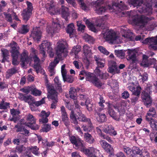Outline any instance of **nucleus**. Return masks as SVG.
Segmentation results:
<instances>
[{
    "label": "nucleus",
    "instance_id": "nucleus-1",
    "mask_svg": "<svg viewBox=\"0 0 157 157\" xmlns=\"http://www.w3.org/2000/svg\"><path fill=\"white\" fill-rule=\"evenodd\" d=\"M47 86L48 93V98L49 99L52 100V102L51 104V108L56 109L57 103L58 101L57 92L55 90L54 86L52 85L47 84Z\"/></svg>",
    "mask_w": 157,
    "mask_h": 157
},
{
    "label": "nucleus",
    "instance_id": "nucleus-2",
    "mask_svg": "<svg viewBox=\"0 0 157 157\" xmlns=\"http://www.w3.org/2000/svg\"><path fill=\"white\" fill-rule=\"evenodd\" d=\"M152 86L147 85L145 89V91H144L141 94V99L144 104L147 107L150 106L152 103V100L149 95V94L152 91Z\"/></svg>",
    "mask_w": 157,
    "mask_h": 157
},
{
    "label": "nucleus",
    "instance_id": "nucleus-3",
    "mask_svg": "<svg viewBox=\"0 0 157 157\" xmlns=\"http://www.w3.org/2000/svg\"><path fill=\"white\" fill-rule=\"evenodd\" d=\"M27 8L24 9L21 13L23 20L25 21H28L32 14L33 8L32 4L29 1L26 2Z\"/></svg>",
    "mask_w": 157,
    "mask_h": 157
},
{
    "label": "nucleus",
    "instance_id": "nucleus-4",
    "mask_svg": "<svg viewBox=\"0 0 157 157\" xmlns=\"http://www.w3.org/2000/svg\"><path fill=\"white\" fill-rule=\"evenodd\" d=\"M94 59L95 61H96V63L97 65V67H96V69L94 71V72L95 74L99 78L101 79H103L104 78V74L100 70L99 68H102L104 66V63L101 62L102 59L99 57H98L96 56H94Z\"/></svg>",
    "mask_w": 157,
    "mask_h": 157
},
{
    "label": "nucleus",
    "instance_id": "nucleus-5",
    "mask_svg": "<svg viewBox=\"0 0 157 157\" xmlns=\"http://www.w3.org/2000/svg\"><path fill=\"white\" fill-rule=\"evenodd\" d=\"M86 80V81L91 82L97 87H101L102 86L101 81L93 73L88 72Z\"/></svg>",
    "mask_w": 157,
    "mask_h": 157
},
{
    "label": "nucleus",
    "instance_id": "nucleus-6",
    "mask_svg": "<svg viewBox=\"0 0 157 157\" xmlns=\"http://www.w3.org/2000/svg\"><path fill=\"white\" fill-rule=\"evenodd\" d=\"M149 20V18L148 17L144 16L139 17L137 14L132 17V22L136 25L141 24L143 26H144Z\"/></svg>",
    "mask_w": 157,
    "mask_h": 157
},
{
    "label": "nucleus",
    "instance_id": "nucleus-7",
    "mask_svg": "<svg viewBox=\"0 0 157 157\" xmlns=\"http://www.w3.org/2000/svg\"><path fill=\"white\" fill-rule=\"evenodd\" d=\"M51 43L47 40H44L40 46V52L44 57L45 55L46 51L48 52H52V50Z\"/></svg>",
    "mask_w": 157,
    "mask_h": 157
},
{
    "label": "nucleus",
    "instance_id": "nucleus-8",
    "mask_svg": "<svg viewBox=\"0 0 157 157\" xmlns=\"http://www.w3.org/2000/svg\"><path fill=\"white\" fill-rule=\"evenodd\" d=\"M103 36L106 40L110 41L111 43H113L117 38V36L115 32L113 31L106 30L103 33Z\"/></svg>",
    "mask_w": 157,
    "mask_h": 157
},
{
    "label": "nucleus",
    "instance_id": "nucleus-9",
    "mask_svg": "<svg viewBox=\"0 0 157 157\" xmlns=\"http://www.w3.org/2000/svg\"><path fill=\"white\" fill-rule=\"evenodd\" d=\"M19 98L21 101H24L25 102H28L30 106L31 110L32 111L35 110V107L33 104L30 103L29 101L30 100L31 101L33 100V97L31 95H27L26 94H24L21 93H19Z\"/></svg>",
    "mask_w": 157,
    "mask_h": 157
},
{
    "label": "nucleus",
    "instance_id": "nucleus-10",
    "mask_svg": "<svg viewBox=\"0 0 157 157\" xmlns=\"http://www.w3.org/2000/svg\"><path fill=\"white\" fill-rule=\"evenodd\" d=\"M144 44L149 43V48L154 50H157V35L155 37L147 38L144 41Z\"/></svg>",
    "mask_w": 157,
    "mask_h": 157
},
{
    "label": "nucleus",
    "instance_id": "nucleus-11",
    "mask_svg": "<svg viewBox=\"0 0 157 157\" xmlns=\"http://www.w3.org/2000/svg\"><path fill=\"white\" fill-rule=\"evenodd\" d=\"M78 150L85 154L88 157H93L94 155V148L91 147L86 148L83 143L79 147Z\"/></svg>",
    "mask_w": 157,
    "mask_h": 157
},
{
    "label": "nucleus",
    "instance_id": "nucleus-12",
    "mask_svg": "<svg viewBox=\"0 0 157 157\" xmlns=\"http://www.w3.org/2000/svg\"><path fill=\"white\" fill-rule=\"evenodd\" d=\"M120 70L118 68L116 62L112 60L108 61V72L113 74L119 73Z\"/></svg>",
    "mask_w": 157,
    "mask_h": 157
},
{
    "label": "nucleus",
    "instance_id": "nucleus-13",
    "mask_svg": "<svg viewBox=\"0 0 157 157\" xmlns=\"http://www.w3.org/2000/svg\"><path fill=\"white\" fill-rule=\"evenodd\" d=\"M102 130L105 133L112 136H115L117 134L114 127L111 125L108 124H105L102 127Z\"/></svg>",
    "mask_w": 157,
    "mask_h": 157
},
{
    "label": "nucleus",
    "instance_id": "nucleus-14",
    "mask_svg": "<svg viewBox=\"0 0 157 157\" xmlns=\"http://www.w3.org/2000/svg\"><path fill=\"white\" fill-rule=\"evenodd\" d=\"M69 140L71 143L75 146V148L77 150L84 143V141L78 136H71L70 137Z\"/></svg>",
    "mask_w": 157,
    "mask_h": 157
},
{
    "label": "nucleus",
    "instance_id": "nucleus-15",
    "mask_svg": "<svg viewBox=\"0 0 157 157\" xmlns=\"http://www.w3.org/2000/svg\"><path fill=\"white\" fill-rule=\"evenodd\" d=\"M60 29V24L56 23H54L52 27H47L46 28L48 33L52 36L54 33L58 32Z\"/></svg>",
    "mask_w": 157,
    "mask_h": 157
},
{
    "label": "nucleus",
    "instance_id": "nucleus-16",
    "mask_svg": "<svg viewBox=\"0 0 157 157\" xmlns=\"http://www.w3.org/2000/svg\"><path fill=\"white\" fill-rule=\"evenodd\" d=\"M99 143L101 147L107 153L111 154L113 151V149L111 145L104 140H101L99 141Z\"/></svg>",
    "mask_w": 157,
    "mask_h": 157
},
{
    "label": "nucleus",
    "instance_id": "nucleus-17",
    "mask_svg": "<svg viewBox=\"0 0 157 157\" xmlns=\"http://www.w3.org/2000/svg\"><path fill=\"white\" fill-rule=\"evenodd\" d=\"M11 50L10 51L12 57L18 56L20 54L19 51V47L17 46V44L15 42H13L11 44Z\"/></svg>",
    "mask_w": 157,
    "mask_h": 157
},
{
    "label": "nucleus",
    "instance_id": "nucleus-18",
    "mask_svg": "<svg viewBox=\"0 0 157 157\" xmlns=\"http://www.w3.org/2000/svg\"><path fill=\"white\" fill-rule=\"evenodd\" d=\"M99 2V0H97L96 2V4L94 6V10L97 14L100 15L105 11L106 8L105 6H101Z\"/></svg>",
    "mask_w": 157,
    "mask_h": 157
},
{
    "label": "nucleus",
    "instance_id": "nucleus-19",
    "mask_svg": "<svg viewBox=\"0 0 157 157\" xmlns=\"http://www.w3.org/2000/svg\"><path fill=\"white\" fill-rule=\"evenodd\" d=\"M31 35L34 41L38 42L40 41L42 32L41 31L38 29H35L32 32Z\"/></svg>",
    "mask_w": 157,
    "mask_h": 157
},
{
    "label": "nucleus",
    "instance_id": "nucleus-20",
    "mask_svg": "<svg viewBox=\"0 0 157 157\" xmlns=\"http://www.w3.org/2000/svg\"><path fill=\"white\" fill-rule=\"evenodd\" d=\"M145 119L149 123L151 128L154 130L157 131V121L147 116H146Z\"/></svg>",
    "mask_w": 157,
    "mask_h": 157
},
{
    "label": "nucleus",
    "instance_id": "nucleus-21",
    "mask_svg": "<svg viewBox=\"0 0 157 157\" xmlns=\"http://www.w3.org/2000/svg\"><path fill=\"white\" fill-rule=\"evenodd\" d=\"M61 14L63 18L65 19L66 22L68 20V17L70 16L68 8L64 6H62L61 8Z\"/></svg>",
    "mask_w": 157,
    "mask_h": 157
},
{
    "label": "nucleus",
    "instance_id": "nucleus-22",
    "mask_svg": "<svg viewBox=\"0 0 157 157\" xmlns=\"http://www.w3.org/2000/svg\"><path fill=\"white\" fill-rule=\"evenodd\" d=\"M113 8H114V7H115L118 11L120 12H121L122 10L127 9V6L124 4L122 3V1H120V3L113 2Z\"/></svg>",
    "mask_w": 157,
    "mask_h": 157
},
{
    "label": "nucleus",
    "instance_id": "nucleus-23",
    "mask_svg": "<svg viewBox=\"0 0 157 157\" xmlns=\"http://www.w3.org/2000/svg\"><path fill=\"white\" fill-rule=\"evenodd\" d=\"M129 90L132 92V94L134 96H139L141 90V87L139 86H137L136 87L133 86L128 87Z\"/></svg>",
    "mask_w": 157,
    "mask_h": 157
},
{
    "label": "nucleus",
    "instance_id": "nucleus-24",
    "mask_svg": "<svg viewBox=\"0 0 157 157\" xmlns=\"http://www.w3.org/2000/svg\"><path fill=\"white\" fill-rule=\"evenodd\" d=\"M65 45L64 43H59L56 49V54L58 56L60 55L64 52Z\"/></svg>",
    "mask_w": 157,
    "mask_h": 157
},
{
    "label": "nucleus",
    "instance_id": "nucleus-25",
    "mask_svg": "<svg viewBox=\"0 0 157 157\" xmlns=\"http://www.w3.org/2000/svg\"><path fill=\"white\" fill-rule=\"evenodd\" d=\"M28 54L25 51H24L21 54V61L22 63V65L23 67L25 66V62H27L29 61Z\"/></svg>",
    "mask_w": 157,
    "mask_h": 157
},
{
    "label": "nucleus",
    "instance_id": "nucleus-26",
    "mask_svg": "<svg viewBox=\"0 0 157 157\" xmlns=\"http://www.w3.org/2000/svg\"><path fill=\"white\" fill-rule=\"evenodd\" d=\"M95 115H98L97 119V121L100 123H102L105 122L106 121L107 118L105 114H101L98 113L97 110H96V113L94 114Z\"/></svg>",
    "mask_w": 157,
    "mask_h": 157
},
{
    "label": "nucleus",
    "instance_id": "nucleus-27",
    "mask_svg": "<svg viewBox=\"0 0 157 157\" xmlns=\"http://www.w3.org/2000/svg\"><path fill=\"white\" fill-rule=\"evenodd\" d=\"M86 123L87 124H83L82 127L84 131L88 133L92 130L94 127L91 120Z\"/></svg>",
    "mask_w": 157,
    "mask_h": 157
},
{
    "label": "nucleus",
    "instance_id": "nucleus-28",
    "mask_svg": "<svg viewBox=\"0 0 157 157\" xmlns=\"http://www.w3.org/2000/svg\"><path fill=\"white\" fill-rule=\"evenodd\" d=\"M18 72V69L16 67H14L8 70L6 72V78H8Z\"/></svg>",
    "mask_w": 157,
    "mask_h": 157
},
{
    "label": "nucleus",
    "instance_id": "nucleus-29",
    "mask_svg": "<svg viewBox=\"0 0 157 157\" xmlns=\"http://www.w3.org/2000/svg\"><path fill=\"white\" fill-rule=\"evenodd\" d=\"M47 11L51 15H54L55 13V9L53 4L47 3L45 5Z\"/></svg>",
    "mask_w": 157,
    "mask_h": 157
},
{
    "label": "nucleus",
    "instance_id": "nucleus-30",
    "mask_svg": "<svg viewBox=\"0 0 157 157\" xmlns=\"http://www.w3.org/2000/svg\"><path fill=\"white\" fill-rule=\"evenodd\" d=\"M61 123L64 124L67 127H68L70 125V122L69 118L67 116V114L61 115Z\"/></svg>",
    "mask_w": 157,
    "mask_h": 157
},
{
    "label": "nucleus",
    "instance_id": "nucleus-31",
    "mask_svg": "<svg viewBox=\"0 0 157 157\" xmlns=\"http://www.w3.org/2000/svg\"><path fill=\"white\" fill-rule=\"evenodd\" d=\"M84 138L86 141L88 143L92 144L94 143V140L91 135L88 133L84 134Z\"/></svg>",
    "mask_w": 157,
    "mask_h": 157
},
{
    "label": "nucleus",
    "instance_id": "nucleus-32",
    "mask_svg": "<svg viewBox=\"0 0 157 157\" xmlns=\"http://www.w3.org/2000/svg\"><path fill=\"white\" fill-rule=\"evenodd\" d=\"M78 110L79 116L77 117V119L80 121L87 122L91 120L90 118H87L85 115L82 114L80 110Z\"/></svg>",
    "mask_w": 157,
    "mask_h": 157
},
{
    "label": "nucleus",
    "instance_id": "nucleus-33",
    "mask_svg": "<svg viewBox=\"0 0 157 157\" xmlns=\"http://www.w3.org/2000/svg\"><path fill=\"white\" fill-rule=\"evenodd\" d=\"M39 148L36 146L29 147V150L30 152L37 156H39L40 154V152L39 151Z\"/></svg>",
    "mask_w": 157,
    "mask_h": 157
},
{
    "label": "nucleus",
    "instance_id": "nucleus-34",
    "mask_svg": "<svg viewBox=\"0 0 157 157\" xmlns=\"http://www.w3.org/2000/svg\"><path fill=\"white\" fill-rule=\"evenodd\" d=\"M148 57L146 55H144L143 56V59L140 63L141 66L144 67H149Z\"/></svg>",
    "mask_w": 157,
    "mask_h": 157
},
{
    "label": "nucleus",
    "instance_id": "nucleus-35",
    "mask_svg": "<svg viewBox=\"0 0 157 157\" xmlns=\"http://www.w3.org/2000/svg\"><path fill=\"white\" fill-rule=\"evenodd\" d=\"M70 117L71 120V123H73L75 125H77L78 122L77 121V118H76L73 110H72L70 114Z\"/></svg>",
    "mask_w": 157,
    "mask_h": 157
},
{
    "label": "nucleus",
    "instance_id": "nucleus-36",
    "mask_svg": "<svg viewBox=\"0 0 157 157\" xmlns=\"http://www.w3.org/2000/svg\"><path fill=\"white\" fill-rule=\"evenodd\" d=\"M26 120L28 123L31 125L35 124L36 120L32 115L29 114L27 116Z\"/></svg>",
    "mask_w": 157,
    "mask_h": 157
},
{
    "label": "nucleus",
    "instance_id": "nucleus-37",
    "mask_svg": "<svg viewBox=\"0 0 157 157\" xmlns=\"http://www.w3.org/2000/svg\"><path fill=\"white\" fill-rule=\"evenodd\" d=\"M37 138L38 140V143L43 147L46 146L47 142V140L43 139L40 135H37Z\"/></svg>",
    "mask_w": 157,
    "mask_h": 157
},
{
    "label": "nucleus",
    "instance_id": "nucleus-38",
    "mask_svg": "<svg viewBox=\"0 0 157 157\" xmlns=\"http://www.w3.org/2000/svg\"><path fill=\"white\" fill-rule=\"evenodd\" d=\"M69 93L70 97L71 99L77 98V90L75 88L73 87L71 88L70 89Z\"/></svg>",
    "mask_w": 157,
    "mask_h": 157
},
{
    "label": "nucleus",
    "instance_id": "nucleus-39",
    "mask_svg": "<svg viewBox=\"0 0 157 157\" xmlns=\"http://www.w3.org/2000/svg\"><path fill=\"white\" fill-rule=\"evenodd\" d=\"M10 103L5 102L4 99H2L0 103V109L6 110L10 108Z\"/></svg>",
    "mask_w": 157,
    "mask_h": 157
},
{
    "label": "nucleus",
    "instance_id": "nucleus-40",
    "mask_svg": "<svg viewBox=\"0 0 157 157\" xmlns=\"http://www.w3.org/2000/svg\"><path fill=\"white\" fill-rule=\"evenodd\" d=\"M143 1L140 0H129V3L130 5H132L134 7L140 6L141 4L143 3Z\"/></svg>",
    "mask_w": 157,
    "mask_h": 157
},
{
    "label": "nucleus",
    "instance_id": "nucleus-41",
    "mask_svg": "<svg viewBox=\"0 0 157 157\" xmlns=\"http://www.w3.org/2000/svg\"><path fill=\"white\" fill-rule=\"evenodd\" d=\"M143 4H141L140 6H138L137 7V8H138V11L140 13H145L147 12L148 10V8L144 4L143 6H142V5Z\"/></svg>",
    "mask_w": 157,
    "mask_h": 157
},
{
    "label": "nucleus",
    "instance_id": "nucleus-42",
    "mask_svg": "<svg viewBox=\"0 0 157 157\" xmlns=\"http://www.w3.org/2000/svg\"><path fill=\"white\" fill-rule=\"evenodd\" d=\"M123 149L124 151L126 153L128 157H130L131 155H132V149H131L129 147H127L126 146H124L123 147Z\"/></svg>",
    "mask_w": 157,
    "mask_h": 157
},
{
    "label": "nucleus",
    "instance_id": "nucleus-43",
    "mask_svg": "<svg viewBox=\"0 0 157 157\" xmlns=\"http://www.w3.org/2000/svg\"><path fill=\"white\" fill-rule=\"evenodd\" d=\"M29 31L27 25H23L21 28L19 29L18 32L22 34H25Z\"/></svg>",
    "mask_w": 157,
    "mask_h": 157
},
{
    "label": "nucleus",
    "instance_id": "nucleus-44",
    "mask_svg": "<svg viewBox=\"0 0 157 157\" xmlns=\"http://www.w3.org/2000/svg\"><path fill=\"white\" fill-rule=\"evenodd\" d=\"M115 54L118 57L122 59L125 56V53L123 50H115Z\"/></svg>",
    "mask_w": 157,
    "mask_h": 157
},
{
    "label": "nucleus",
    "instance_id": "nucleus-45",
    "mask_svg": "<svg viewBox=\"0 0 157 157\" xmlns=\"http://www.w3.org/2000/svg\"><path fill=\"white\" fill-rule=\"evenodd\" d=\"M128 52L130 54L129 58L132 61V63H135L136 60V54L133 53V51L130 50H128Z\"/></svg>",
    "mask_w": 157,
    "mask_h": 157
},
{
    "label": "nucleus",
    "instance_id": "nucleus-46",
    "mask_svg": "<svg viewBox=\"0 0 157 157\" xmlns=\"http://www.w3.org/2000/svg\"><path fill=\"white\" fill-rule=\"evenodd\" d=\"M136 154L143 155V152L142 150H141L138 147H134L132 148V154Z\"/></svg>",
    "mask_w": 157,
    "mask_h": 157
},
{
    "label": "nucleus",
    "instance_id": "nucleus-47",
    "mask_svg": "<svg viewBox=\"0 0 157 157\" xmlns=\"http://www.w3.org/2000/svg\"><path fill=\"white\" fill-rule=\"evenodd\" d=\"M88 72V71H86L85 70H82L80 71L79 75V79L80 80H82L84 79L85 76L86 78V79Z\"/></svg>",
    "mask_w": 157,
    "mask_h": 157
},
{
    "label": "nucleus",
    "instance_id": "nucleus-48",
    "mask_svg": "<svg viewBox=\"0 0 157 157\" xmlns=\"http://www.w3.org/2000/svg\"><path fill=\"white\" fill-rule=\"evenodd\" d=\"M156 115L155 109L153 108H150L149 110L148 113L147 114L146 116L149 117H154Z\"/></svg>",
    "mask_w": 157,
    "mask_h": 157
},
{
    "label": "nucleus",
    "instance_id": "nucleus-49",
    "mask_svg": "<svg viewBox=\"0 0 157 157\" xmlns=\"http://www.w3.org/2000/svg\"><path fill=\"white\" fill-rule=\"evenodd\" d=\"M74 28V25L72 23L68 25L66 31L67 33L69 34L70 36L73 33Z\"/></svg>",
    "mask_w": 157,
    "mask_h": 157
},
{
    "label": "nucleus",
    "instance_id": "nucleus-50",
    "mask_svg": "<svg viewBox=\"0 0 157 157\" xmlns=\"http://www.w3.org/2000/svg\"><path fill=\"white\" fill-rule=\"evenodd\" d=\"M51 129V124H44L41 130L42 131L44 132H48Z\"/></svg>",
    "mask_w": 157,
    "mask_h": 157
},
{
    "label": "nucleus",
    "instance_id": "nucleus-51",
    "mask_svg": "<svg viewBox=\"0 0 157 157\" xmlns=\"http://www.w3.org/2000/svg\"><path fill=\"white\" fill-rule=\"evenodd\" d=\"M31 92L32 94L35 96H40L41 94V91L37 90L36 88H33L32 87L31 88Z\"/></svg>",
    "mask_w": 157,
    "mask_h": 157
},
{
    "label": "nucleus",
    "instance_id": "nucleus-52",
    "mask_svg": "<svg viewBox=\"0 0 157 157\" xmlns=\"http://www.w3.org/2000/svg\"><path fill=\"white\" fill-rule=\"evenodd\" d=\"M123 35V36L124 37L127 38L129 39L130 40L133 41L134 40V38L132 36V33L131 32L129 31L125 32Z\"/></svg>",
    "mask_w": 157,
    "mask_h": 157
},
{
    "label": "nucleus",
    "instance_id": "nucleus-53",
    "mask_svg": "<svg viewBox=\"0 0 157 157\" xmlns=\"http://www.w3.org/2000/svg\"><path fill=\"white\" fill-rule=\"evenodd\" d=\"M63 80L64 82H67L70 83H72L74 81V78L71 75H68L64 77V78H63Z\"/></svg>",
    "mask_w": 157,
    "mask_h": 157
},
{
    "label": "nucleus",
    "instance_id": "nucleus-54",
    "mask_svg": "<svg viewBox=\"0 0 157 157\" xmlns=\"http://www.w3.org/2000/svg\"><path fill=\"white\" fill-rule=\"evenodd\" d=\"M83 53L84 54L85 56H87L90 52V47L87 44L83 46Z\"/></svg>",
    "mask_w": 157,
    "mask_h": 157
},
{
    "label": "nucleus",
    "instance_id": "nucleus-55",
    "mask_svg": "<svg viewBox=\"0 0 157 157\" xmlns=\"http://www.w3.org/2000/svg\"><path fill=\"white\" fill-rule=\"evenodd\" d=\"M54 81L56 84L57 88L59 90H61L62 89L61 82L59 80L58 77H56L54 78Z\"/></svg>",
    "mask_w": 157,
    "mask_h": 157
},
{
    "label": "nucleus",
    "instance_id": "nucleus-56",
    "mask_svg": "<svg viewBox=\"0 0 157 157\" xmlns=\"http://www.w3.org/2000/svg\"><path fill=\"white\" fill-rule=\"evenodd\" d=\"M84 38L86 41L90 43H93L94 41L93 38L88 34L85 35L84 36Z\"/></svg>",
    "mask_w": 157,
    "mask_h": 157
},
{
    "label": "nucleus",
    "instance_id": "nucleus-57",
    "mask_svg": "<svg viewBox=\"0 0 157 157\" xmlns=\"http://www.w3.org/2000/svg\"><path fill=\"white\" fill-rule=\"evenodd\" d=\"M98 50L103 54L108 55L109 54V52L103 47L100 46L98 47Z\"/></svg>",
    "mask_w": 157,
    "mask_h": 157
},
{
    "label": "nucleus",
    "instance_id": "nucleus-58",
    "mask_svg": "<svg viewBox=\"0 0 157 157\" xmlns=\"http://www.w3.org/2000/svg\"><path fill=\"white\" fill-rule=\"evenodd\" d=\"M81 48L80 45H77L75 47L73 48L72 49V52L76 55L81 51Z\"/></svg>",
    "mask_w": 157,
    "mask_h": 157
},
{
    "label": "nucleus",
    "instance_id": "nucleus-59",
    "mask_svg": "<svg viewBox=\"0 0 157 157\" xmlns=\"http://www.w3.org/2000/svg\"><path fill=\"white\" fill-rule=\"evenodd\" d=\"M78 2L80 4L81 7L82 9L86 11L88 10V7H87L84 2H83L82 0H77Z\"/></svg>",
    "mask_w": 157,
    "mask_h": 157
},
{
    "label": "nucleus",
    "instance_id": "nucleus-60",
    "mask_svg": "<svg viewBox=\"0 0 157 157\" xmlns=\"http://www.w3.org/2000/svg\"><path fill=\"white\" fill-rule=\"evenodd\" d=\"M4 14L5 16L6 20L7 21L10 22H12V18L11 14L9 13L4 12Z\"/></svg>",
    "mask_w": 157,
    "mask_h": 157
},
{
    "label": "nucleus",
    "instance_id": "nucleus-61",
    "mask_svg": "<svg viewBox=\"0 0 157 157\" xmlns=\"http://www.w3.org/2000/svg\"><path fill=\"white\" fill-rule=\"evenodd\" d=\"M24 127L22 125L19 124L18 123L14 126V128L17 129L16 130L17 132H21L23 131Z\"/></svg>",
    "mask_w": 157,
    "mask_h": 157
},
{
    "label": "nucleus",
    "instance_id": "nucleus-62",
    "mask_svg": "<svg viewBox=\"0 0 157 157\" xmlns=\"http://www.w3.org/2000/svg\"><path fill=\"white\" fill-rule=\"evenodd\" d=\"M33 67L37 73H38L41 69V67L40 63H34Z\"/></svg>",
    "mask_w": 157,
    "mask_h": 157
},
{
    "label": "nucleus",
    "instance_id": "nucleus-63",
    "mask_svg": "<svg viewBox=\"0 0 157 157\" xmlns=\"http://www.w3.org/2000/svg\"><path fill=\"white\" fill-rule=\"evenodd\" d=\"M31 88L32 87L28 86L26 88H23L22 89H20V91L26 94H28L30 92V91H31Z\"/></svg>",
    "mask_w": 157,
    "mask_h": 157
},
{
    "label": "nucleus",
    "instance_id": "nucleus-64",
    "mask_svg": "<svg viewBox=\"0 0 157 157\" xmlns=\"http://www.w3.org/2000/svg\"><path fill=\"white\" fill-rule=\"evenodd\" d=\"M139 96H134L132 97L130 99L131 100V103L132 105H135L136 103L139 99Z\"/></svg>",
    "mask_w": 157,
    "mask_h": 157
}]
</instances>
